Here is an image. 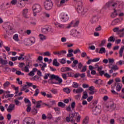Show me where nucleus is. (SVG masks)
Segmentation results:
<instances>
[{"instance_id":"nucleus-50","label":"nucleus","mask_w":124,"mask_h":124,"mask_svg":"<svg viewBox=\"0 0 124 124\" xmlns=\"http://www.w3.org/2000/svg\"><path fill=\"white\" fill-rule=\"evenodd\" d=\"M77 64H78V60L74 61H73V64L72 65V67H76Z\"/></svg>"},{"instance_id":"nucleus-64","label":"nucleus","mask_w":124,"mask_h":124,"mask_svg":"<svg viewBox=\"0 0 124 124\" xmlns=\"http://www.w3.org/2000/svg\"><path fill=\"white\" fill-rule=\"evenodd\" d=\"M119 120H120V122L122 123V124H124V117H120L119 118Z\"/></svg>"},{"instance_id":"nucleus-28","label":"nucleus","mask_w":124,"mask_h":124,"mask_svg":"<svg viewBox=\"0 0 124 124\" xmlns=\"http://www.w3.org/2000/svg\"><path fill=\"white\" fill-rule=\"evenodd\" d=\"M71 70H72L69 67H63L61 69L62 72H65V71H70Z\"/></svg>"},{"instance_id":"nucleus-26","label":"nucleus","mask_w":124,"mask_h":124,"mask_svg":"<svg viewBox=\"0 0 124 124\" xmlns=\"http://www.w3.org/2000/svg\"><path fill=\"white\" fill-rule=\"evenodd\" d=\"M29 41H30L31 45H32V44L35 43V38L33 37H31L29 38Z\"/></svg>"},{"instance_id":"nucleus-15","label":"nucleus","mask_w":124,"mask_h":124,"mask_svg":"<svg viewBox=\"0 0 124 124\" xmlns=\"http://www.w3.org/2000/svg\"><path fill=\"white\" fill-rule=\"evenodd\" d=\"M94 86H92L89 87V94H94Z\"/></svg>"},{"instance_id":"nucleus-6","label":"nucleus","mask_w":124,"mask_h":124,"mask_svg":"<svg viewBox=\"0 0 124 124\" xmlns=\"http://www.w3.org/2000/svg\"><path fill=\"white\" fill-rule=\"evenodd\" d=\"M70 34L71 36H73V37H78V36L81 34V32L77 30V29H74L70 31Z\"/></svg>"},{"instance_id":"nucleus-43","label":"nucleus","mask_w":124,"mask_h":124,"mask_svg":"<svg viewBox=\"0 0 124 124\" xmlns=\"http://www.w3.org/2000/svg\"><path fill=\"white\" fill-rule=\"evenodd\" d=\"M50 92H51L52 93H53V94H58L59 91L57 90V89H52L50 90Z\"/></svg>"},{"instance_id":"nucleus-20","label":"nucleus","mask_w":124,"mask_h":124,"mask_svg":"<svg viewBox=\"0 0 124 124\" xmlns=\"http://www.w3.org/2000/svg\"><path fill=\"white\" fill-rule=\"evenodd\" d=\"M39 38L40 41H44V40H46L47 37L43 34H40L39 35Z\"/></svg>"},{"instance_id":"nucleus-52","label":"nucleus","mask_w":124,"mask_h":124,"mask_svg":"<svg viewBox=\"0 0 124 124\" xmlns=\"http://www.w3.org/2000/svg\"><path fill=\"white\" fill-rule=\"evenodd\" d=\"M105 43H106V40H102L99 45L100 47H102V46H104V45H105Z\"/></svg>"},{"instance_id":"nucleus-62","label":"nucleus","mask_w":124,"mask_h":124,"mask_svg":"<svg viewBox=\"0 0 124 124\" xmlns=\"http://www.w3.org/2000/svg\"><path fill=\"white\" fill-rule=\"evenodd\" d=\"M72 26H73V24L72 23V22L71 21L70 23H69L66 28L67 29H70V28H71V27H72Z\"/></svg>"},{"instance_id":"nucleus-10","label":"nucleus","mask_w":124,"mask_h":124,"mask_svg":"<svg viewBox=\"0 0 124 124\" xmlns=\"http://www.w3.org/2000/svg\"><path fill=\"white\" fill-rule=\"evenodd\" d=\"M122 21H124V18L123 17H120V18H117L114 19L112 22V26H115L116 25H118V24H120Z\"/></svg>"},{"instance_id":"nucleus-57","label":"nucleus","mask_w":124,"mask_h":124,"mask_svg":"<svg viewBox=\"0 0 124 124\" xmlns=\"http://www.w3.org/2000/svg\"><path fill=\"white\" fill-rule=\"evenodd\" d=\"M118 11L119 12L118 13V16H119V17H124V13L122 12H121V11H120V10H118Z\"/></svg>"},{"instance_id":"nucleus-33","label":"nucleus","mask_w":124,"mask_h":124,"mask_svg":"<svg viewBox=\"0 0 124 124\" xmlns=\"http://www.w3.org/2000/svg\"><path fill=\"white\" fill-rule=\"evenodd\" d=\"M40 66L42 70L44 71L45 70V67L47 66V64H46V63H43V64H40Z\"/></svg>"},{"instance_id":"nucleus-17","label":"nucleus","mask_w":124,"mask_h":124,"mask_svg":"<svg viewBox=\"0 0 124 124\" xmlns=\"http://www.w3.org/2000/svg\"><path fill=\"white\" fill-rule=\"evenodd\" d=\"M83 91H84V90H83L82 88H79L78 89H74L73 92L74 93H83Z\"/></svg>"},{"instance_id":"nucleus-46","label":"nucleus","mask_w":124,"mask_h":124,"mask_svg":"<svg viewBox=\"0 0 124 124\" xmlns=\"http://www.w3.org/2000/svg\"><path fill=\"white\" fill-rule=\"evenodd\" d=\"M112 3H113V1H109L108 3H106V6L107 7H110V6H112Z\"/></svg>"},{"instance_id":"nucleus-14","label":"nucleus","mask_w":124,"mask_h":124,"mask_svg":"<svg viewBox=\"0 0 124 124\" xmlns=\"http://www.w3.org/2000/svg\"><path fill=\"white\" fill-rule=\"evenodd\" d=\"M72 23L73 24V26H74V27H78V25H79L80 21L78 19H75L72 21Z\"/></svg>"},{"instance_id":"nucleus-60","label":"nucleus","mask_w":124,"mask_h":124,"mask_svg":"<svg viewBox=\"0 0 124 124\" xmlns=\"http://www.w3.org/2000/svg\"><path fill=\"white\" fill-rule=\"evenodd\" d=\"M106 78H111V75H110L108 73H105L104 76Z\"/></svg>"},{"instance_id":"nucleus-38","label":"nucleus","mask_w":124,"mask_h":124,"mask_svg":"<svg viewBox=\"0 0 124 124\" xmlns=\"http://www.w3.org/2000/svg\"><path fill=\"white\" fill-rule=\"evenodd\" d=\"M63 92L66 93H70V89L69 88L66 87L63 89Z\"/></svg>"},{"instance_id":"nucleus-11","label":"nucleus","mask_w":124,"mask_h":124,"mask_svg":"<svg viewBox=\"0 0 124 124\" xmlns=\"http://www.w3.org/2000/svg\"><path fill=\"white\" fill-rule=\"evenodd\" d=\"M14 110H15V105L13 104H10L7 108V112L11 113Z\"/></svg>"},{"instance_id":"nucleus-54","label":"nucleus","mask_w":124,"mask_h":124,"mask_svg":"<svg viewBox=\"0 0 124 124\" xmlns=\"http://www.w3.org/2000/svg\"><path fill=\"white\" fill-rule=\"evenodd\" d=\"M73 88H77L78 87H79V85H78V83L77 82H73L72 84Z\"/></svg>"},{"instance_id":"nucleus-30","label":"nucleus","mask_w":124,"mask_h":124,"mask_svg":"<svg viewBox=\"0 0 124 124\" xmlns=\"http://www.w3.org/2000/svg\"><path fill=\"white\" fill-rule=\"evenodd\" d=\"M100 109H98L97 108H95V110H93V114L94 115H97L98 113H100Z\"/></svg>"},{"instance_id":"nucleus-31","label":"nucleus","mask_w":124,"mask_h":124,"mask_svg":"<svg viewBox=\"0 0 124 124\" xmlns=\"http://www.w3.org/2000/svg\"><path fill=\"white\" fill-rule=\"evenodd\" d=\"M94 83L96 85H102V80L101 79H97L94 81Z\"/></svg>"},{"instance_id":"nucleus-8","label":"nucleus","mask_w":124,"mask_h":124,"mask_svg":"<svg viewBox=\"0 0 124 124\" xmlns=\"http://www.w3.org/2000/svg\"><path fill=\"white\" fill-rule=\"evenodd\" d=\"M60 18L62 22H66V21H68V15L62 13L60 15Z\"/></svg>"},{"instance_id":"nucleus-59","label":"nucleus","mask_w":124,"mask_h":124,"mask_svg":"<svg viewBox=\"0 0 124 124\" xmlns=\"http://www.w3.org/2000/svg\"><path fill=\"white\" fill-rule=\"evenodd\" d=\"M16 74L17 75H24V73H22L21 71H16Z\"/></svg>"},{"instance_id":"nucleus-45","label":"nucleus","mask_w":124,"mask_h":124,"mask_svg":"<svg viewBox=\"0 0 124 124\" xmlns=\"http://www.w3.org/2000/svg\"><path fill=\"white\" fill-rule=\"evenodd\" d=\"M31 105H27V108L26 109V111L28 113H30V112H31Z\"/></svg>"},{"instance_id":"nucleus-21","label":"nucleus","mask_w":124,"mask_h":124,"mask_svg":"<svg viewBox=\"0 0 124 124\" xmlns=\"http://www.w3.org/2000/svg\"><path fill=\"white\" fill-rule=\"evenodd\" d=\"M90 118L88 116H86L84 118L82 121L83 124H88Z\"/></svg>"},{"instance_id":"nucleus-12","label":"nucleus","mask_w":124,"mask_h":124,"mask_svg":"<svg viewBox=\"0 0 124 124\" xmlns=\"http://www.w3.org/2000/svg\"><path fill=\"white\" fill-rule=\"evenodd\" d=\"M29 13V11L28 9H24L22 11V15H23L25 18L28 19L29 18V15H28Z\"/></svg>"},{"instance_id":"nucleus-13","label":"nucleus","mask_w":124,"mask_h":124,"mask_svg":"<svg viewBox=\"0 0 124 124\" xmlns=\"http://www.w3.org/2000/svg\"><path fill=\"white\" fill-rule=\"evenodd\" d=\"M37 70V69L35 68H33V69L28 74V76H31V77H32V76H34Z\"/></svg>"},{"instance_id":"nucleus-63","label":"nucleus","mask_w":124,"mask_h":124,"mask_svg":"<svg viewBox=\"0 0 124 124\" xmlns=\"http://www.w3.org/2000/svg\"><path fill=\"white\" fill-rule=\"evenodd\" d=\"M87 71V66L83 67L82 69L81 70V72H86Z\"/></svg>"},{"instance_id":"nucleus-3","label":"nucleus","mask_w":124,"mask_h":124,"mask_svg":"<svg viewBox=\"0 0 124 124\" xmlns=\"http://www.w3.org/2000/svg\"><path fill=\"white\" fill-rule=\"evenodd\" d=\"M41 6L38 4L33 5L32 7L33 15L35 17L37 15V13H39L41 11Z\"/></svg>"},{"instance_id":"nucleus-51","label":"nucleus","mask_w":124,"mask_h":124,"mask_svg":"<svg viewBox=\"0 0 124 124\" xmlns=\"http://www.w3.org/2000/svg\"><path fill=\"white\" fill-rule=\"evenodd\" d=\"M24 102H25V103H28L29 105H31V101H30V100L27 98H25L24 99Z\"/></svg>"},{"instance_id":"nucleus-24","label":"nucleus","mask_w":124,"mask_h":124,"mask_svg":"<svg viewBox=\"0 0 124 124\" xmlns=\"http://www.w3.org/2000/svg\"><path fill=\"white\" fill-rule=\"evenodd\" d=\"M54 25L56 28H60V29H62V28H63V25L60 24L58 22H54Z\"/></svg>"},{"instance_id":"nucleus-29","label":"nucleus","mask_w":124,"mask_h":124,"mask_svg":"<svg viewBox=\"0 0 124 124\" xmlns=\"http://www.w3.org/2000/svg\"><path fill=\"white\" fill-rule=\"evenodd\" d=\"M21 69L22 71H24L25 72H30L29 66H26L24 67H23Z\"/></svg>"},{"instance_id":"nucleus-49","label":"nucleus","mask_w":124,"mask_h":124,"mask_svg":"<svg viewBox=\"0 0 124 124\" xmlns=\"http://www.w3.org/2000/svg\"><path fill=\"white\" fill-rule=\"evenodd\" d=\"M17 2H18V0H12L11 4L12 5H15L17 4Z\"/></svg>"},{"instance_id":"nucleus-40","label":"nucleus","mask_w":124,"mask_h":124,"mask_svg":"<svg viewBox=\"0 0 124 124\" xmlns=\"http://www.w3.org/2000/svg\"><path fill=\"white\" fill-rule=\"evenodd\" d=\"M105 52H106L105 48L104 47H101L100 49V51L98 53L99 54H103L104 53H105Z\"/></svg>"},{"instance_id":"nucleus-5","label":"nucleus","mask_w":124,"mask_h":124,"mask_svg":"<svg viewBox=\"0 0 124 124\" xmlns=\"http://www.w3.org/2000/svg\"><path fill=\"white\" fill-rule=\"evenodd\" d=\"M23 124H35V120L31 117H26L23 122Z\"/></svg>"},{"instance_id":"nucleus-19","label":"nucleus","mask_w":124,"mask_h":124,"mask_svg":"<svg viewBox=\"0 0 124 124\" xmlns=\"http://www.w3.org/2000/svg\"><path fill=\"white\" fill-rule=\"evenodd\" d=\"M115 62V60L114 59H108V67L109 68H111L112 65H113V62Z\"/></svg>"},{"instance_id":"nucleus-32","label":"nucleus","mask_w":124,"mask_h":124,"mask_svg":"<svg viewBox=\"0 0 124 124\" xmlns=\"http://www.w3.org/2000/svg\"><path fill=\"white\" fill-rule=\"evenodd\" d=\"M41 103H42V101H38L36 102V108H40V107L41 106Z\"/></svg>"},{"instance_id":"nucleus-44","label":"nucleus","mask_w":124,"mask_h":124,"mask_svg":"<svg viewBox=\"0 0 124 124\" xmlns=\"http://www.w3.org/2000/svg\"><path fill=\"white\" fill-rule=\"evenodd\" d=\"M75 116H78V117L76 119L77 123H80V121L81 120V116L79 115L78 113V115H75Z\"/></svg>"},{"instance_id":"nucleus-53","label":"nucleus","mask_w":124,"mask_h":124,"mask_svg":"<svg viewBox=\"0 0 124 124\" xmlns=\"http://www.w3.org/2000/svg\"><path fill=\"white\" fill-rule=\"evenodd\" d=\"M31 114L32 115H36L37 114V109H33L31 110Z\"/></svg>"},{"instance_id":"nucleus-27","label":"nucleus","mask_w":124,"mask_h":124,"mask_svg":"<svg viewBox=\"0 0 124 124\" xmlns=\"http://www.w3.org/2000/svg\"><path fill=\"white\" fill-rule=\"evenodd\" d=\"M122 88H123V85L121 84H118L116 86V90L117 92H121V90H122Z\"/></svg>"},{"instance_id":"nucleus-34","label":"nucleus","mask_w":124,"mask_h":124,"mask_svg":"<svg viewBox=\"0 0 124 124\" xmlns=\"http://www.w3.org/2000/svg\"><path fill=\"white\" fill-rule=\"evenodd\" d=\"M0 63L4 65L7 64V61L4 60L2 58H0Z\"/></svg>"},{"instance_id":"nucleus-35","label":"nucleus","mask_w":124,"mask_h":124,"mask_svg":"<svg viewBox=\"0 0 124 124\" xmlns=\"http://www.w3.org/2000/svg\"><path fill=\"white\" fill-rule=\"evenodd\" d=\"M12 88L16 91V93L17 94L19 93V87H15V85H12Z\"/></svg>"},{"instance_id":"nucleus-16","label":"nucleus","mask_w":124,"mask_h":124,"mask_svg":"<svg viewBox=\"0 0 124 124\" xmlns=\"http://www.w3.org/2000/svg\"><path fill=\"white\" fill-rule=\"evenodd\" d=\"M89 69L90 70H91V74L92 75H95V74L96 73V72L95 70H93V69H95V68L92 65L89 66Z\"/></svg>"},{"instance_id":"nucleus-23","label":"nucleus","mask_w":124,"mask_h":124,"mask_svg":"<svg viewBox=\"0 0 124 124\" xmlns=\"http://www.w3.org/2000/svg\"><path fill=\"white\" fill-rule=\"evenodd\" d=\"M42 56H43L44 57H50L51 56V53L49 51H46L45 52H43L41 54Z\"/></svg>"},{"instance_id":"nucleus-56","label":"nucleus","mask_w":124,"mask_h":124,"mask_svg":"<svg viewBox=\"0 0 124 124\" xmlns=\"http://www.w3.org/2000/svg\"><path fill=\"white\" fill-rule=\"evenodd\" d=\"M38 93H39V89H36L34 94V96H37V95H38Z\"/></svg>"},{"instance_id":"nucleus-1","label":"nucleus","mask_w":124,"mask_h":124,"mask_svg":"<svg viewBox=\"0 0 124 124\" xmlns=\"http://www.w3.org/2000/svg\"><path fill=\"white\" fill-rule=\"evenodd\" d=\"M77 12L80 14L82 17H87L89 14V10L87 8L78 6L77 7Z\"/></svg>"},{"instance_id":"nucleus-42","label":"nucleus","mask_w":124,"mask_h":124,"mask_svg":"<svg viewBox=\"0 0 124 124\" xmlns=\"http://www.w3.org/2000/svg\"><path fill=\"white\" fill-rule=\"evenodd\" d=\"M13 39H14L15 41H19V36L18 35V34H16L15 35H14L13 36Z\"/></svg>"},{"instance_id":"nucleus-48","label":"nucleus","mask_w":124,"mask_h":124,"mask_svg":"<svg viewBox=\"0 0 124 124\" xmlns=\"http://www.w3.org/2000/svg\"><path fill=\"white\" fill-rule=\"evenodd\" d=\"M108 42H115V38H114L113 36H110L108 39Z\"/></svg>"},{"instance_id":"nucleus-22","label":"nucleus","mask_w":124,"mask_h":124,"mask_svg":"<svg viewBox=\"0 0 124 124\" xmlns=\"http://www.w3.org/2000/svg\"><path fill=\"white\" fill-rule=\"evenodd\" d=\"M53 65L54 66H60V63L58 62V59H54L53 61Z\"/></svg>"},{"instance_id":"nucleus-4","label":"nucleus","mask_w":124,"mask_h":124,"mask_svg":"<svg viewBox=\"0 0 124 124\" xmlns=\"http://www.w3.org/2000/svg\"><path fill=\"white\" fill-rule=\"evenodd\" d=\"M53 4L51 0H46L44 2V7L46 10H51L53 8Z\"/></svg>"},{"instance_id":"nucleus-2","label":"nucleus","mask_w":124,"mask_h":124,"mask_svg":"<svg viewBox=\"0 0 124 124\" xmlns=\"http://www.w3.org/2000/svg\"><path fill=\"white\" fill-rule=\"evenodd\" d=\"M48 77H49L50 79H55L56 81H58V82H55V84H56L57 85H61V84L62 83V79L59 77V76H56L55 75H50L49 74H47L45 75L44 78V79H48Z\"/></svg>"},{"instance_id":"nucleus-36","label":"nucleus","mask_w":124,"mask_h":124,"mask_svg":"<svg viewBox=\"0 0 124 124\" xmlns=\"http://www.w3.org/2000/svg\"><path fill=\"white\" fill-rule=\"evenodd\" d=\"M24 44L25 45H31V42L30 41V39H26L25 40H24Z\"/></svg>"},{"instance_id":"nucleus-61","label":"nucleus","mask_w":124,"mask_h":124,"mask_svg":"<svg viewBox=\"0 0 124 124\" xmlns=\"http://www.w3.org/2000/svg\"><path fill=\"white\" fill-rule=\"evenodd\" d=\"M101 30H102V28H101V26H100V25H99L98 27H97L95 28L96 31H101Z\"/></svg>"},{"instance_id":"nucleus-55","label":"nucleus","mask_w":124,"mask_h":124,"mask_svg":"<svg viewBox=\"0 0 124 124\" xmlns=\"http://www.w3.org/2000/svg\"><path fill=\"white\" fill-rule=\"evenodd\" d=\"M9 85H10V82L6 81L5 83H4L3 87L4 88H7Z\"/></svg>"},{"instance_id":"nucleus-37","label":"nucleus","mask_w":124,"mask_h":124,"mask_svg":"<svg viewBox=\"0 0 124 124\" xmlns=\"http://www.w3.org/2000/svg\"><path fill=\"white\" fill-rule=\"evenodd\" d=\"M44 61L46 62H48V63H51V62H52V59H49L47 57H45V58H44Z\"/></svg>"},{"instance_id":"nucleus-58","label":"nucleus","mask_w":124,"mask_h":124,"mask_svg":"<svg viewBox=\"0 0 124 124\" xmlns=\"http://www.w3.org/2000/svg\"><path fill=\"white\" fill-rule=\"evenodd\" d=\"M58 106H59V107H64V106H65V104L62 102H60L58 103Z\"/></svg>"},{"instance_id":"nucleus-39","label":"nucleus","mask_w":124,"mask_h":124,"mask_svg":"<svg viewBox=\"0 0 124 124\" xmlns=\"http://www.w3.org/2000/svg\"><path fill=\"white\" fill-rule=\"evenodd\" d=\"M15 103L16 105L17 106H20V105H22V103H21V102L19 101V100L18 99L15 100Z\"/></svg>"},{"instance_id":"nucleus-18","label":"nucleus","mask_w":124,"mask_h":124,"mask_svg":"<svg viewBox=\"0 0 124 124\" xmlns=\"http://www.w3.org/2000/svg\"><path fill=\"white\" fill-rule=\"evenodd\" d=\"M119 10H114V12L111 14V16L112 18H115V17H117L118 16V13H119Z\"/></svg>"},{"instance_id":"nucleus-7","label":"nucleus","mask_w":124,"mask_h":124,"mask_svg":"<svg viewBox=\"0 0 124 124\" xmlns=\"http://www.w3.org/2000/svg\"><path fill=\"white\" fill-rule=\"evenodd\" d=\"M26 1H29V0H19L16 4L17 7L23 8L26 5Z\"/></svg>"},{"instance_id":"nucleus-25","label":"nucleus","mask_w":124,"mask_h":124,"mask_svg":"<svg viewBox=\"0 0 124 124\" xmlns=\"http://www.w3.org/2000/svg\"><path fill=\"white\" fill-rule=\"evenodd\" d=\"M26 84L27 85V86H28V87H32V88L34 89V90H35V89H36V88H37V86L36 85H33L32 84V83H31V82H26Z\"/></svg>"},{"instance_id":"nucleus-9","label":"nucleus","mask_w":124,"mask_h":124,"mask_svg":"<svg viewBox=\"0 0 124 124\" xmlns=\"http://www.w3.org/2000/svg\"><path fill=\"white\" fill-rule=\"evenodd\" d=\"M75 115H78V112H75L74 113H70L69 117L67 116L66 118V122H67L68 123H69V122H73V118H74V117H75Z\"/></svg>"},{"instance_id":"nucleus-41","label":"nucleus","mask_w":124,"mask_h":124,"mask_svg":"<svg viewBox=\"0 0 124 124\" xmlns=\"http://www.w3.org/2000/svg\"><path fill=\"white\" fill-rule=\"evenodd\" d=\"M59 62L61 63H62V64H64L66 62V58H63L62 59L59 60Z\"/></svg>"},{"instance_id":"nucleus-47","label":"nucleus","mask_w":124,"mask_h":124,"mask_svg":"<svg viewBox=\"0 0 124 124\" xmlns=\"http://www.w3.org/2000/svg\"><path fill=\"white\" fill-rule=\"evenodd\" d=\"M110 69H113V70L116 71V70H118L119 69V67H118V66H117V65H114L112 66V67H111Z\"/></svg>"}]
</instances>
